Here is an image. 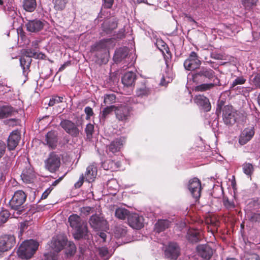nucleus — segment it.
<instances>
[{"label":"nucleus","instance_id":"49530a36","mask_svg":"<svg viewBox=\"0 0 260 260\" xmlns=\"http://www.w3.org/2000/svg\"><path fill=\"white\" fill-rule=\"evenodd\" d=\"M10 214L7 210L3 211L0 213V222L5 223L9 217Z\"/></svg>","mask_w":260,"mask_h":260},{"label":"nucleus","instance_id":"72a5a7b5","mask_svg":"<svg viewBox=\"0 0 260 260\" xmlns=\"http://www.w3.org/2000/svg\"><path fill=\"white\" fill-rule=\"evenodd\" d=\"M97 252L101 258L104 260L108 259L111 256V254L106 247H99L97 249Z\"/></svg>","mask_w":260,"mask_h":260},{"label":"nucleus","instance_id":"39448f33","mask_svg":"<svg viewBox=\"0 0 260 260\" xmlns=\"http://www.w3.org/2000/svg\"><path fill=\"white\" fill-rule=\"evenodd\" d=\"M166 258L176 260L180 254V249L176 243L170 242L166 246L164 252Z\"/></svg>","mask_w":260,"mask_h":260},{"label":"nucleus","instance_id":"ddd939ff","mask_svg":"<svg viewBox=\"0 0 260 260\" xmlns=\"http://www.w3.org/2000/svg\"><path fill=\"white\" fill-rule=\"evenodd\" d=\"M67 240L63 237L57 236L52 238L50 247L54 252L58 253L63 248L64 245L67 244Z\"/></svg>","mask_w":260,"mask_h":260},{"label":"nucleus","instance_id":"6e6d98bb","mask_svg":"<svg viewBox=\"0 0 260 260\" xmlns=\"http://www.w3.org/2000/svg\"><path fill=\"white\" fill-rule=\"evenodd\" d=\"M84 179H85V176L82 174L80 176V178L79 179V180L76 183H75V187L76 188L80 187L82 186V184L83 183Z\"/></svg>","mask_w":260,"mask_h":260},{"label":"nucleus","instance_id":"bf43d9fd","mask_svg":"<svg viewBox=\"0 0 260 260\" xmlns=\"http://www.w3.org/2000/svg\"><path fill=\"white\" fill-rule=\"evenodd\" d=\"M105 8L109 9L111 8L113 5L114 0H104Z\"/></svg>","mask_w":260,"mask_h":260},{"label":"nucleus","instance_id":"13d9d810","mask_svg":"<svg viewBox=\"0 0 260 260\" xmlns=\"http://www.w3.org/2000/svg\"><path fill=\"white\" fill-rule=\"evenodd\" d=\"M255 85L260 88V73L257 74L253 79Z\"/></svg>","mask_w":260,"mask_h":260},{"label":"nucleus","instance_id":"c03bdc74","mask_svg":"<svg viewBox=\"0 0 260 260\" xmlns=\"http://www.w3.org/2000/svg\"><path fill=\"white\" fill-rule=\"evenodd\" d=\"M85 131L86 134L87 138L88 139H91L94 131V125L91 123L87 124L86 125Z\"/></svg>","mask_w":260,"mask_h":260},{"label":"nucleus","instance_id":"de8ad7c7","mask_svg":"<svg viewBox=\"0 0 260 260\" xmlns=\"http://www.w3.org/2000/svg\"><path fill=\"white\" fill-rule=\"evenodd\" d=\"M172 75L169 76L163 75L161 79L160 84L163 86L166 85L167 84L170 82L172 80Z\"/></svg>","mask_w":260,"mask_h":260},{"label":"nucleus","instance_id":"c85d7f7f","mask_svg":"<svg viewBox=\"0 0 260 260\" xmlns=\"http://www.w3.org/2000/svg\"><path fill=\"white\" fill-rule=\"evenodd\" d=\"M102 167L106 170H111L114 171L116 169L120 168V162L119 161L114 162L113 160H107L102 163Z\"/></svg>","mask_w":260,"mask_h":260},{"label":"nucleus","instance_id":"f3484780","mask_svg":"<svg viewBox=\"0 0 260 260\" xmlns=\"http://www.w3.org/2000/svg\"><path fill=\"white\" fill-rule=\"evenodd\" d=\"M20 140V134L17 130L13 131L8 139V147L10 150L14 149Z\"/></svg>","mask_w":260,"mask_h":260},{"label":"nucleus","instance_id":"603ef678","mask_svg":"<svg viewBox=\"0 0 260 260\" xmlns=\"http://www.w3.org/2000/svg\"><path fill=\"white\" fill-rule=\"evenodd\" d=\"M257 0H244L243 4L246 8H251L256 5Z\"/></svg>","mask_w":260,"mask_h":260},{"label":"nucleus","instance_id":"f257e3e1","mask_svg":"<svg viewBox=\"0 0 260 260\" xmlns=\"http://www.w3.org/2000/svg\"><path fill=\"white\" fill-rule=\"evenodd\" d=\"M70 226L74 230V237L76 239L86 238L88 231L86 221L76 214L71 215L68 218Z\"/></svg>","mask_w":260,"mask_h":260},{"label":"nucleus","instance_id":"f8f14e48","mask_svg":"<svg viewBox=\"0 0 260 260\" xmlns=\"http://www.w3.org/2000/svg\"><path fill=\"white\" fill-rule=\"evenodd\" d=\"M60 126L64 131L72 137H77L80 131L75 123L69 120H63L61 121Z\"/></svg>","mask_w":260,"mask_h":260},{"label":"nucleus","instance_id":"412c9836","mask_svg":"<svg viewBox=\"0 0 260 260\" xmlns=\"http://www.w3.org/2000/svg\"><path fill=\"white\" fill-rule=\"evenodd\" d=\"M112 45V40L111 39H104L93 45L91 50L92 51L106 50Z\"/></svg>","mask_w":260,"mask_h":260},{"label":"nucleus","instance_id":"0e129e2a","mask_svg":"<svg viewBox=\"0 0 260 260\" xmlns=\"http://www.w3.org/2000/svg\"><path fill=\"white\" fill-rule=\"evenodd\" d=\"M97 235L102 239L103 242L106 241L107 235L105 233L100 232L98 233Z\"/></svg>","mask_w":260,"mask_h":260},{"label":"nucleus","instance_id":"4d7b16f0","mask_svg":"<svg viewBox=\"0 0 260 260\" xmlns=\"http://www.w3.org/2000/svg\"><path fill=\"white\" fill-rule=\"evenodd\" d=\"M246 260H260L258 255L255 253L248 254L246 256Z\"/></svg>","mask_w":260,"mask_h":260},{"label":"nucleus","instance_id":"dca6fc26","mask_svg":"<svg viewBox=\"0 0 260 260\" xmlns=\"http://www.w3.org/2000/svg\"><path fill=\"white\" fill-rule=\"evenodd\" d=\"M196 249L199 255L206 260H209L213 254L212 249L207 244L199 245Z\"/></svg>","mask_w":260,"mask_h":260},{"label":"nucleus","instance_id":"a18cd8bd","mask_svg":"<svg viewBox=\"0 0 260 260\" xmlns=\"http://www.w3.org/2000/svg\"><path fill=\"white\" fill-rule=\"evenodd\" d=\"M63 98L62 96H54L50 99L49 102V106H53L55 104H58L62 102Z\"/></svg>","mask_w":260,"mask_h":260},{"label":"nucleus","instance_id":"423d86ee","mask_svg":"<svg viewBox=\"0 0 260 260\" xmlns=\"http://www.w3.org/2000/svg\"><path fill=\"white\" fill-rule=\"evenodd\" d=\"M201 61L197 54L192 51L188 57L184 62L185 69L188 71H192L198 68L201 65Z\"/></svg>","mask_w":260,"mask_h":260},{"label":"nucleus","instance_id":"a19ab883","mask_svg":"<svg viewBox=\"0 0 260 260\" xmlns=\"http://www.w3.org/2000/svg\"><path fill=\"white\" fill-rule=\"evenodd\" d=\"M116 96L114 94H106L104 96V103L105 105L112 104L115 102Z\"/></svg>","mask_w":260,"mask_h":260},{"label":"nucleus","instance_id":"c756f323","mask_svg":"<svg viewBox=\"0 0 260 260\" xmlns=\"http://www.w3.org/2000/svg\"><path fill=\"white\" fill-rule=\"evenodd\" d=\"M188 239L192 243H196L202 238V235L200 231L196 230H190L188 232Z\"/></svg>","mask_w":260,"mask_h":260},{"label":"nucleus","instance_id":"052dcab7","mask_svg":"<svg viewBox=\"0 0 260 260\" xmlns=\"http://www.w3.org/2000/svg\"><path fill=\"white\" fill-rule=\"evenodd\" d=\"M211 57L217 60H220L222 59V56L221 54L215 53H211Z\"/></svg>","mask_w":260,"mask_h":260},{"label":"nucleus","instance_id":"864d4df0","mask_svg":"<svg viewBox=\"0 0 260 260\" xmlns=\"http://www.w3.org/2000/svg\"><path fill=\"white\" fill-rule=\"evenodd\" d=\"M84 112L86 114V119H89L93 114V110L90 107H85Z\"/></svg>","mask_w":260,"mask_h":260},{"label":"nucleus","instance_id":"9b49d317","mask_svg":"<svg viewBox=\"0 0 260 260\" xmlns=\"http://www.w3.org/2000/svg\"><path fill=\"white\" fill-rule=\"evenodd\" d=\"M188 188L192 196L196 199H198L201 195V185L200 181L197 178H194L189 181Z\"/></svg>","mask_w":260,"mask_h":260},{"label":"nucleus","instance_id":"1a4fd4ad","mask_svg":"<svg viewBox=\"0 0 260 260\" xmlns=\"http://www.w3.org/2000/svg\"><path fill=\"white\" fill-rule=\"evenodd\" d=\"M15 244V238L13 235L0 237V252H5L11 249Z\"/></svg>","mask_w":260,"mask_h":260},{"label":"nucleus","instance_id":"2eb2a0df","mask_svg":"<svg viewBox=\"0 0 260 260\" xmlns=\"http://www.w3.org/2000/svg\"><path fill=\"white\" fill-rule=\"evenodd\" d=\"M223 120L226 124H232L236 122L235 113L231 106H225L223 110Z\"/></svg>","mask_w":260,"mask_h":260},{"label":"nucleus","instance_id":"a878e982","mask_svg":"<svg viewBox=\"0 0 260 260\" xmlns=\"http://www.w3.org/2000/svg\"><path fill=\"white\" fill-rule=\"evenodd\" d=\"M128 54V48L126 47H121L117 49L113 57V59L115 62H120L122 59L126 57Z\"/></svg>","mask_w":260,"mask_h":260},{"label":"nucleus","instance_id":"f704fd0d","mask_svg":"<svg viewBox=\"0 0 260 260\" xmlns=\"http://www.w3.org/2000/svg\"><path fill=\"white\" fill-rule=\"evenodd\" d=\"M116 217L120 219H124L129 216V211L122 208H117L115 212Z\"/></svg>","mask_w":260,"mask_h":260},{"label":"nucleus","instance_id":"6ab92c4d","mask_svg":"<svg viewBox=\"0 0 260 260\" xmlns=\"http://www.w3.org/2000/svg\"><path fill=\"white\" fill-rule=\"evenodd\" d=\"M25 25L27 30L31 32H36L43 28L44 23L39 20L35 19L28 21Z\"/></svg>","mask_w":260,"mask_h":260},{"label":"nucleus","instance_id":"4be33fe9","mask_svg":"<svg viewBox=\"0 0 260 260\" xmlns=\"http://www.w3.org/2000/svg\"><path fill=\"white\" fill-rule=\"evenodd\" d=\"M21 177L23 182L30 183L33 181L35 175L33 169L29 166L26 168L21 175Z\"/></svg>","mask_w":260,"mask_h":260},{"label":"nucleus","instance_id":"c9c22d12","mask_svg":"<svg viewBox=\"0 0 260 260\" xmlns=\"http://www.w3.org/2000/svg\"><path fill=\"white\" fill-rule=\"evenodd\" d=\"M31 59L29 57H21L20 62L23 70V74H25L26 70L29 69Z\"/></svg>","mask_w":260,"mask_h":260},{"label":"nucleus","instance_id":"7ed1b4c3","mask_svg":"<svg viewBox=\"0 0 260 260\" xmlns=\"http://www.w3.org/2000/svg\"><path fill=\"white\" fill-rule=\"evenodd\" d=\"M26 196L22 190L16 191L9 202L11 208L15 211L13 213L15 218H17L23 210L22 206L26 200Z\"/></svg>","mask_w":260,"mask_h":260},{"label":"nucleus","instance_id":"473e14b6","mask_svg":"<svg viewBox=\"0 0 260 260\" xmlns=\"http://www.w3.org/2000/svg\"><path fill=\"white\" fill-rule=\"evenodd\" d=\"M136 93L137 96L143 97L150 94L151 90L145 84H143L137 88Z\"/></svg>","mask_w":260,"mask_h":260},{"label":"nucleus","instance_id":"5fc2aeb1","mask_svg":"<svg viewBox=\"0 0 260 260\" xmlns=\"http://www.w3.org/2000/svg\"><path fill=\"white\" fill-rule=\"evenodd\" d=\"M6 148V144L3 141L0 140V158L4 155Z\"/></svg>","mask_w":260,"mask_h":260},{"label":"nucleus","instance_id":"6e6552de","mask_svg":"<svg viewBox=\"0 0 260 260\" xmlns=\"http://www.w3.org/2000/svg\"><path fill=\"white\" fill-rule=\"evenodd\" d=\"M89 223L90 226L96 231L107 228L106 220L100 215H92L89 220Z\"/></svg>","mask_w":260,"mask_h":260},{"label":"nucleus","instance_id":"e2e57ef3","mask_svg":"<svg viewBox=\"0 0 260 260\" xmlns=\"http://www.w3.org/2000/svg\"><path fill=\"white\" fill-rule=\"evenodd\" d=\"M51 190L50 188H48L46 189L42 194L41 199H46L49 194L50 193Z\"/></svg>","mask_w":260,"mask_h":260},{"label":"nucleus","instance_id":"9d476101","mask_svg":"<svg viewBox=\"0 0 260 260\" xmlns=\"http://www.w3.org/2000/svg\"><path fill=\"white\" fill-rule=\"evenodd\" d=\"M115 114L118 120L126 121L130 117L131 108L124 105H120L115 107Z\"/></svg>","mask_w":260,"mask_h":260},{"label":"nucleus","instance_id":"69168bd1","mask_svg":"<svg viewBox=\"0 0 260 260\" xmlns=\"http://www.w3.org/2000/svg\"><path fill=\"white\" fill-rule=\"evenodd\" d=\"M9 15L13 18H15V16L17 15V13L14 10L10 11Z\"/></svg>","mask_w":260,"mask_h":260},{"label":"nucleus","instance_id":"aec40b11","mask_svg":"<svg viewBox=\"0 0 260 260\" xmlns=\"http://www.w3.org/2000/svg\"><path fill=\"white\" fill-rule=\"evenodd\" d=\"M97 175V167L95 164H92L86 168L84 174L85 181L92 182L94 180Z\"/></svg>","mask_w":260,"mask_h":260},{"label":"nucleus","instance_id":"b1692460","mask_svg":"<svg viewBox=\"0 0 260 260\" xmlns=\"http://www.w3.org/2000/svg\"><path fill=\"white\" fill-rule=\"evenodd\" d=\"M194 100L196 104L202 107L206 111H208L210 110L211 106L209 100L203 95L196 96Z\"/></svg>","mask_w":260,"mask_h":260},{"label":"nucleus","instance_id":"bb28decb","mask_svg":"<svg viewBox=\"0 0 260 260\" xmlns=\"http://www.w3.org/2000/svg\"><path fill=\"white\" fill-rule=\"evenodd\" d=\"M136 79V75L132 72L126 73L122 78V82L125 86H130L133 85Z\"/></svg>","mask_w":260,"mask_h":260},{"label":"nucleus","instance_id":"3c124183","mask_svg":"<svg viewBox=\"0 0 260 260\" xmlns=\"http://www.w3.org/2000/svg\"><path fill=\"white\" fill-rule=\"evenodd\" d=\"M250 221L255 222H260V213H252L250 218Z\"/></svg>","mask_w":260,"mask_h":260},{"label":"nucleus","instance_id":"f03ea898","mask_svg":"<svg viewBox=\"0 0 260 260\" xmlns=\"http://www.w3.org/2000/svg\"><path fill=\"white\" fill-rule=\"evenodd\" d=\"M39 243L34 240H28L24 241L17 250L18 256L24 259L30 258L37 250Z\"/></svg>","mask_w":260,"mask_h":260},{"label":"nucleus","instance_id":"0eeeda50","mask_svg":"<svg viewBox=\"0 0 260 260\" xmlns=\"http://www.w3.org/2000/svg\"><path fill=\"white\" fill-rule=\"evenodd\" d=\"M215 77V72L212 69L202 67L199 71L193 74V79L194 81L201 80L204 81L206 79L211 80Z\"/></svg>","mask_w":260,"mask_h":260},{"label":"nucleus","instance_id":"09e8293b","mask_svg":"<svg viewBox=\"0 0 260 260\" xmlns=\"http://www.w3.org/2000/svg\"><path fill=\"white\" fill-rule=\"evenodd\" d=\"M93 210V208L87 206V207H83L82 208H80V211L82 214H83L85 215H87L90 213L92 212Z\"/></svg>","mask_w":260,"mask_h":260},{"label":"nucleus","instance_id":"2f4dec72","mask_svg":"<svg viewBox=\"0 0 260 260\" xmlns=\"http://www.w3.org/2000/svg\"><path fill=\"white\" fill-rule=\"evenodd\" d=\"M36 6V0H23V7L26 11L33 12L35 10Z\"/></svg>","mask_w":260,"mask_h":260},{"label":"nucleus","instance_id":"8fccbe9b","mask_svg":"<svg viewBox=\"0 0 260 260\" xmlns=\"http://www.w3.org/2000/svg\"><path fill=\"white\" fill-rule=\"evenodd\" d=\"M56 253L53 251V252H50L44 254V256L47 260H56Z\"/></svg>","mask_w":260,"mask_h":260},{"label":"nucleus","instance_id":"680f3d73","mask_svg":"<svg viewBox=\"0 0 260 260\" xmlns=\"http://www.w3.org/2000/svg\"><path fill=\"white\" fill-rule=\"evenodd\" d=\"M224 205L228 209H232L234 208V204L232 202H230L228 200L224 202Z\"/></svg>","mask_w":260,"mask_h":260},{"label":"nucleus","instance_id":"ea45409f","mask_svg":"<svg viewBox=\"0 0 260 260\" xmlns=\"http://www.w3.org/2000/svg\"><path fill=\"white\" fill-rule=\"evenodd\" d=\"M67 3V0H55L54 9L57 11H62L65 8Z\"/></svg>","mask_w":260,"mask_h":260},{"label":"nucleus","instance_id":"79ce46f5","mask_svg":"<svg viewBox=\"0 0 260 260\" xmlns=\"http://www.w3.org/2000/svg\"><path fill=\"white\" fill-rule=\"evenodd\" d=\"M116 106H110L105 108L101 114V118L104 120L107 116L113 110L115 111Z\"/></svg>","mask_w":260,"mask_h":260},{"label":"nucleus","instance_id":"4468645a","mask_svg":"<svg viewBox=\"0 0 260 260\" xmlns=\"http://www.w3.org/2000/svg\"><path fill=\"white\" fill-rule=\"evenodd\" d=\"M128 222L133 229H140L144 226V218L137 214H132L128 217Z\"/></svg>","mask_w":260,"mask_h":260},{"label":"nucleus","instance_id":"37998d69","mask_svg":"<svg viewBox=\"0 0 260 260\" xmlns=\"http://www.w3.org/2000/svg\"><path fill=\"white\" fill-rule=\"evenodd\" d=\"M243 170L245 174L250 176L253 172V166L250 163H245L243 165Z\"/></svg>","mask_w":260,"mask_h":260},{"label":"nucleus","instance_id":"774afa93","mask_svg":"<svg viewBox=\"0 0 260 260\" xmlns=\"http://www.w3.org/2000/svg\"><path fill=\"white\" fill-rule=\"evenodd\" d=\"M70 246L71 247V249L72 250V252H74L76 251V246L75 244L73 243H70Z\"/></svg>","mask_w":260,"mask_h":260},{"label":"nucleus","instance_id":"e433bc0d","mask_svg":"<svg viewBox=\"0 0 260 260\" xmlns=\"http://www.w3.org/2000/svg\"><path fill=\"white\" fill-rule=\"evenodd\" d=\"M216 85V83H212L202 84L196 86L194 89L198 91H205L213 88Z\"/></svg>","mask_w":260,"mask_h":260},{"label":"nucleus","instance_id":"393cba45","mask_svg":"<svg viewBox=\"0 0 260 260\" xmlns=\"http://www.w3.org/2000/svg\"><path fill=\"white\" fill-rule=\"evenodd\" d=\"M57 134L54 131L49 132L46 135V141L49 147L54 149L57 143Z\"/></svg>","mask_w":260,"mask_h":260},{"label":"nucleus","instance_id":"338daca9","mask_svg":"<svg viewBox=\"0 0 260 260\" xmlns=\"http://www.w3.org/2000/svg\"><path fill=\"white\" fill-rule=\"evenodd\" d=\"M124 37V33L123 30H121L119 34L117 35V38L121 39Z\"/></svg>","mask_w":260,"mask_h":260},{"label":"nucleus","instance_id":"20e7f679","mask_svg":"<svg viewBox=\"0 0 260 260\" xmlns=\"http://www.w3.org/2000/svg\"><path fill=\"white\" fill-rule=\"evenodd\" d=\"M60 164V155L51 152L45 161V168L51 173H54L59 169Z\"/></svg>","mask_w":260,"mask_h":260},{"label":"nucleus","instance_id":"5701e85b","mask_svg":"<svg viewBox=\"0 0 260 260\" xmlns=\"http://www.w3.org/2000/svg\"><path fill=\"white\" fill-rule=\"evenodd\" d=\"M254 134V132L252 128H245L240 136L239 143L241 145L245 144L252 138Z\"/></svg>","mask_w":260,"mask_h":260},{"label":"nucleus","instance_id":"cd10ccee","mask_svg":"<svg viewBox=\"0 0 260 260\" xmlns=\"http://www.w3.org/2000/svg\"><path fill=\"white\" fill-rule=\"evenodd\" d=\"M170 225V222L168 220L160 219L155 224L154 231L159 233L168 229Z\"/></svg>","mask_w":260,"mask_h":260},{"label":"nucleus","instance_id":"4c0bfd02","mask_svg":"<svg viewBox=\"0 0 260 260\" xmlns=\"http://www.w3.org/2000/svg\"><path fill=\"white\" fill-rule=\"evenodd\" d=\"M245 82L246 79L243 77H238L231 83L230 88L233 90H235L237 88L236 86L243 84Z\"/></svg>","mask_w":260,"mask_h":260},{"label":"nucleus","instance_id":"58836bf2","mask_svg":"<svg viewBox=\"0 0 260 260\" xmlns=\"http://www.w3.org/2000/svg\"><path fill=\"white\" fill-rule=\"evenodd\" d=\"M126 228L123 226H117L115 230V236L117 238L124 236L126 234Z\"/></svg>","mask_w":260,"mask_h":260},{"label":"nucleus","instance_id":"a211bd4d","mask_svg":"<svg viewBox=\"0 0 260 260\" xmlns=\"http://www.w3.org/2000/svg\"><path fill=\"white\" fill-rule=\"evenodd\" d=\"M125 143V139L120 137L113 140L108 146V150L112 153H116L120 150Z\"/></svg>","mask_w":260,"mask_h":260},{"label":"nucleus","instance_id":"7c9ffc66","mask_svg":"<svg viewBox=\"0 0 260 260\" xmlns=\"http://www.w3.org/2000/svg\"><path fill=\"white\" fill-rule=\"evenodd\" d=\"M13 108L9 106L0 107V119H3L13 115Z\"/></svg>","mask_w":260,"mask_h":260}]
</instances>
